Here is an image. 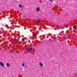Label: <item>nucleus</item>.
Wrapping results in <instances>:
<instances>
[{
  "instance_id": "f257e3e1",
  "label": "nucleus",
  "mask_w": 77,
  "mask_h": 77,
  "mask_svg": "<svg viewBox=\"0 0 77 77\" xmlns=\"http://www.w3.org/2000/svg\"><path fill=\"white\" fill-rule=\"evenodd\" d=\"M26 50L28 52H30V53H33V51L32 49L31 48H28L26 49Z\"/></svg>"
},
{
  "instance_id": "f03ea898",
  "label": "nucleus",
  "mask_w": 77,
  "mask_h": 77,
  "mask_svg": "<svg viewBox=\"0 0 77 77\" xmlns=\"http://www.w3.org/2000/svg\"><path fill=\"white\" fill-rule=\"evenodd\" d=\"M0 65L2 66H4V64L2 62H0Z\"/></svg>"
},
{
  "instance_id": "7ed1b4c3",
  "label": "nucleus",
  "mask_w": 77,
  "mask_h": 77,
  "mask_svg": "<svg viewBox=\"0 0 77 77\" xmlns=\"http://www.w3.org/2000/svg\"><path fill=\"white\" fill-rule=\"evenodd\" d=\"M39 23H40V22H39V20H38L37 22H36V24H39Z\"/></svg>"
},
{
  "instance_id": "20e7f679",
  "label": "nucleus",
  "mask_w": 77,
  "mask_h": 77,
  "mask_svg": "<svg viewBox=\"0 0 77 77\" xmlns=\"http://www.w3.org/2000/svg\"><path fill=\"white\" fill-rule=\"evenodd\" d=\"M36 10L37 11H40V8H37L36 9Z\"/></svg>"
},
{
  "instance_id": "39448f33",
  "label": "nucleus",
  "mask_w": 77,
  "mask_h": 77,
  "mask_svg": "<svg viewBox=\"0 0 77 77\" xmlns=\"http://www.w3.org/2000/svg\"><path fill=\"white\" fill-rule=\"evenodd\" d=\"M6 65L7 66H10V64H9V63H7L6 64Z\"/></svg>"
},
{
  "instance_id": "423d86ee",
  "label": "nucleus",
  "mask_w": 77,
  "mask_h": 77,
  "mask_svg": "<svg viewBox=\"0 0 77 77\" xmlns=\"http://www.w3.org/2000/svg\"><path fill=\"white\" fill-rule=\"evenodd\" d=\"M40 65L41 66V67L43 66V64H42V63H40Z\"/></svg>"
},
{
  "instance_id": "0eeeda50",
  "label": "nucleus",
  "mask_w": 77,
  "mask_h": 77,
  "mask_svg": "<svg viewBox=\"0 0 77 77\" xmlns=\"http://www.w3.org/2000/svg\"><path fill=\"white\" fill-rule=\"evenodd\" d=\"M76 25H75L74 26H73V27L74 28V29H76Z\"/></svg>"
},
{
  "instance_id": "6e6552de",
  "label": "nucleus",
  "mask_w": 77,
  "mask_h": 77,
  "mask_svg": "<svg viewBox=\"0 0 77 77\" xmlns=\"http://www.w3.org/2000/svg\"><path fill=\"white\" fill-rule=\"evenodd\" d=\"M21 6L22 5H19V7H20V8H21Z\"/></svg>"
},
{
  "instance_id": "1a4fd4ad",
  "label": "nucleus",
  "mask_w": 77,
  "mask_h": 77,
  "mask_svg": "<svg viewBox=\"0 0 77 77\" xmlns=\"http://www.w3.org/2000/svg\"><path fill=\"white\" fill-rule=\"evenodd\" d=\"M20 41H24V40L23 39L21 38L20 39Z\"/></svg>"
},
{
  "instance_id": "9d476101",
  "label": "nucleus",
  "mask_w": 77,
  "mask_h": 77,
  "mask_svg": "<svg viewBox=\"0 0 77 77\" xmlns=\"http://www.w3.org/2000/svg\"><path fill=\"white\" fill-rule=\"evenodd\" d=\"M24 65H25L24 63H23V64H22V66H24Z\"/></svg>"
},
{
  "instance_id": "9b49d317",
  "label": "nucleus",
  "mask_w": 77,
  "mask_h": 77,
  "mask_svg": "<svg viewBox=\"0 0 77 77\" xmlns=\"http://www.w3.org/2000/svg\"><path fill=\"white\" fill-rule=\"evenodd\" d=\"M33 36H36V34H33Z\"/></svg>"
},
{
  "instance_id": "f8f14e48",
  "label": "nucleus",
  "mask_w": 77,
  "mask_h": 77,
  "mask_svg": "<svg viewBox=\"0 0 77 77\" xmlns=\"http://www.w3.org/2000/svg\"><path fill=\"white\" fill-rule=\"evenodd\" d=\"M49 0V1H51V0Z\"/></svg>"
}]
</instances>
